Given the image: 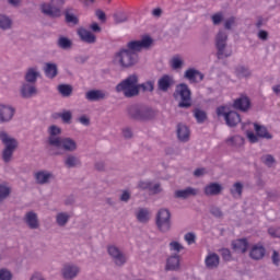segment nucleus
<instances>
[{"instance_id":"b1692460","label":"nucleus","mask_w":280,"mask_h":280,"mask_svg":"<svg viewBox=\"0 0 280 280\" xmlns=\"http://www.w3.org/2000/svg\"><path fill=\"white\" fill-rule=\"evenodd\" d=\"M166 270H180V255L172 254L166 259Z\"/></svg>"},{"instance_id":"4be33fe9","label":"nucleus","mask_w":280,"mask_h":280,"mask_svg":"<svg viewBox=\"0 0 280 280\" xmlns=\"http://www.w3.org/2000/svg\"><path fill=\"white\" fill-rule=\"evenodd\" d=\"M224 187L219 183H210L205 186L203 194L205 196H220Z\"/></svg>"},{"instance_id":"72a5a7b5","label":"nucleus","mask_w":280,"mask_h":280,"mask_svg":"<svg viewBox=\"0 0 280 280\" xmlns=\"http://www.w3.org/2000/svg\"><path fill=\"white\" fill-rule=\"evenodd\" d=\"M232 247L235 253H246L248 250V241L246 238H238L232 242Z\"/></svg>"},{"instance_id":"1a4fd4ad","label":"nucleus","mask_w":280,"mask_h":280,"mask_svg":"<svg viewBox=\"0 0 280 280\" xmlns=\"http://www.w3.org/2000/svg\"><path fill=\"white\" fill-rule=\"evenodd\" d=\"M16 115V108L11 104L0 103V125L10 124Z\"/></svg>"},{"instance_id":"37998d69","label":"nucleus","mask_w":280,"mask_h":280,"mask_svg":"<svg viewBox=\"0 0 280 280\" xmlns=\"http://www.w3.org/2000/svg\"><path fill=\"white\" fill-rule=\"evenodd\" d=\"M57 89L62 97H69L73 93V88L69 84H60Z\"/></svg>"},{"instance_id":"a18cd8bd","label":"nucleus","mask_w":280,"mask_h":280,"mask_svg":"<svg viewBox=\"0 0 280 280\" xmlns=\"http://www.w3.org/2000/svg\"><path fill=\"white\" fill-rule=\"evenodd\" d=\"M228 143L232 145V148H240L244 143V138L241 136H234L228 139Z\"/></svg>"},{"instance_id":"412c9836","label":"nucleus","mask_w":280,"mask_h":280,"mask_svg":"<svg viewBox=\"0 0 280 280\" xmlns=\"http://www.w3.org/2000/svg\"><path fill=\"white\" fill-rule=\"evenodd\" d=\"M206 268L213 270L220 266V256L213 252H209L205 258Z\"/></svg>"},{"instance_id":"680f3d73","label":"nucleus","mask_w":280,"mask_h":280,"mask_svg":"<svg viewBox=\"0 0 280 280\" xmlns=\"http://www.w3.org/2000/svg\"><path fill=\"white\" fill-rule=\"evenodd\" d=\"M90 30L93 31L96 34H100V32H102V27L100 26V24H97L96 22H93L90 25Z\"/></svg>"},{"instance_id":"3c124183","label":"nucleus","mask_w":280,"mask_h":280,"mask_svg":"<svg viewBox=\"0 0 280 280\" xmlns=\"http://www.w3.org/2000/svg\"><path fill=\"white\" fill-rule=\"evenodd\" d=\"M59 117L62 119L63 124H71L73 115L69 110H65L59 114Z\"/></svg>"},{"instance_id":"0eeeda50","label":"nucleus","mask_w":280,"mask_h":280,"mask_svg":"<svg viewBox=\"0 0 280 280\" xmlns=\"http://www.w3.org/2000/svg\"><path fill=\"white\" fill-rule=\"evenodd\" d=\"M217 115L218 117H223L225 119L226 126L230 128H233L242 121V118L240 117V114L237 112H232L226 106H220L217 108Z\"/></svg>"},{"instance_id":"39448f33","label":"nucleus","mask_w":280,"mask_h":280,"mask_svg":"<svg viewBox=\"0 0 280 280\" xmlns=\"http://www.w3.org/2000/svg\"><path fill=\"white\" fill-rule=\"evenodd\" d=\"M155 225L160 233H170L172 231V213L170 210L162 208L155 215Z\"/></svg>"},{"instance_id":"aec40b11","label":"nucleus","mask_w":280,"mask_h":280,"mask_svg":"<svg viewBox=\"0 0 280 280\" xmlns=\"http://www.w3.org/2000/svg\"><path fill=\"white\" fill-rule=\"evenodd\" d=\"M176 132L178 141H182V143H187V141H189V137H191V131L185 124H178Z\"/></svg>"},{"instance_id":"6e6552de","label":"nucleus","mask_w":280,"mask_h":280,"mask_svg":"<svg viewBox=\"0 0 280 280\" xmlns=\"http://www.w3.org/2000/svg\"><path fill=\"white\" fill-rule=\"evenodd\" d=\"M107 253L116 266H124L128 261V256L116 245H108Z\"/></svg>"},{"instance_id":"f3484780","label":"nucleus","mask_w":280,"mask_h":280,"mask_svg":"<svg viewBox=\"0 0 280 280\" xmlns=\"http://www.w3.org/2000/svg\"><path fill=\"white\" fill-rule=\"evenodd\" d=\"M62 133V129H60V127L56 126V125H51L48 128V143L49 145H51L52 148L56 147V144H58V141L60 139H62L59 135Z\"/></svg>"},{"instance_id":"338daca9","label":"nucleus","mask_w":280,"mask_h":280,"mask_svg":"<svg viewBox=\"0 0 280 280\" xmlns=\"http://www.w3.org/2000/svg\"><path fill=\"white\" fill-rule=\"evenodd\" d=\"M30 280H45V278L43 277V273L40 272H34L32 276H31V279Z\"/></svg>"},{"instance_id":"393cba45","label":"nucleus","mask_w":280,"mask_h":280,"mask_svg":"<svg viewBox=\"0 0 280 280\" xmlns=\"http://www.w3.org/2000/svg\"><path fill=\"white\" fill-rule=\"evenodd\" d=\"M20 93L22 97H25L26 100L33 97V95H36L37 93L36 85L30 82L23 83L20 89Z\"/></svg>"},{"instance_id":"cd10ccee","label":"nucleus","mask_w":280,"mask_h":280,"mask_svg":"<svg viewBox=\"0 0 280 280\" xmlns=\"http://www.w3.org/2000/svg\"><path fill=\"white\" fill-rule=\"evenodd\" d=\"M44 73L48 80H54L58 75V65L54 62H46L44 66Z\"/></svg>"},{"instance_id":"f8f14e48","label":"nucleus","mask_w":280,"mask_h":280,"mask_svg":"<svg viewBox=\"0 0 280 280\" xmlns=\"http://www.w3.org/2000/svg\"><path fill=\"white\" fill-rule=\"evenodd\" d=\"M23 222L32 231L40 229V220L38 219V213L35 211H28L24 214Z\"/></svg>"},{"instance_id":"f257e3e1","label":"nucleus","mask_w":280,"mask_h":280,"mask_svg":"<svg viewBox=\"0 0 280 280\" xmlns=\"http://www.w3.org/2000/svg\"><path fill=\"white\" fill-rule=\"evenodd\" d=\"M152 45V39L150 36H144L139 40H132L127 44V48L120 49L116 52L114 57L115 65L127 69L128 67H133L139 62V56L137 51L141 49H148Z\"/></svg>"},{"instance_id":"052dcab7","label":"nucleus","mask_w":280,"mask_h":280,"mask_svg":"<svg viewBox=\"0 0 280 280\" xmlns=\"http://www.w3.org/2000/svg\"><path fill=\"white\" fill-rule=\"evenodd\" d=\"M96 16H97L98 21H101V23H106V13H104V11L97 10Z\"/></svg>"},{"instance_id":"7c9ffc66","label":"nucleus","mask_w":280,"mask_h":280,"mask_svg":"<svg viewBox=\"0 0 280 280\" xmlns=\"http://www.w3.org/2000/svg\"><path fill=\"white\" fill-rule=\"evenodd\" d=\"M106 92L102 90H91L85 93V98L89 100V102H100V100H105Z\"/></svg>"},{"instance_id":"e433bc0d","label":"nucleus","mask_w":280,"mask_h":280,"mask_svg":"<svg viewBox=\"0 0 280 280\" xmlns=\"http://www.w3.org/2000/svg\"><path fill=\"white\" fill-rule=\"evenodd\" d=\"M168 250L172 255H178L185 250V246L180 244V242L173 240L168 243Z\"/></svg>"},{"instance_id":"2eb2a0df","label":"nucleus","mask_w":280,"mask_h":280,"mask_svg":"<svg viewBox=\"0 0 280 280\" xmlns=\"http://www.w3.org/2000/svg\"><path fill=\"white\" fill-rule=\"evenodd\" d=\"M247 126L249 128H254L257 137H259L260 139H272V135L268 132V129L266 127L255 122H247L243 125V130H246Z\"/></svg>"},{"instance_id":"c756f323","label":"nucleus","mask_w":280,"mask_h":280,"mask_svg":"<svg viewBox=\"0 0 280 280\" xmlns=\"http://www.w3.org/2000/svg\"><path fill=\"white\" fill-rule=\"evenodd\" d=\"M265 255H266V248L262 247L261 244L254 245L249 252V257L256 260L264 259Z\"/></svg>"},{"instance_id":"dca6fc26","label":"nucleus","mask_w":280,"mask_h":280,"mask_svg":"<svg viewBox=\"0 0 280 280\" xmlns=\"http://www.w3.org/2000/svg\"><path fill=\"white\" fill-rule=\"evenodd\" d=\"M77 34H78L79 38L83 43H86L88 45H95V43H97V36H95V34H93V32H91L84 27L78 28Z\"/></svg>"},{"instance_id":"4d7b16f0","label":"nucleus","mask_w":280,"mask_h":280,"mask_svg":"<svg viewBox=\"0 0 280 280\" xmlns=\"http://www.w3.org/2000/svg\"><path fill=\"white\" fill-rule=\"evenodd\" d=\"M224 27L225 30H233V27H235V18L231 16L226 19L224 22Z\"/></svg>"},{"instance_id":"58836bf2","label":"nucleus","mask_w":280,"mask_h":280,"mask_svg":"<svg viewBox=\"0 0 280 280\" xmlns=\"http://www.w3.org/2000/svg\"><path fill=\"white\" fill-rule=\"evenodd\" d=\"M173 79L170 75H163L159 81H158V86L160 91H167L170 86H172Z\"/></svg>"},{"instance_id":"6e6d98bb","label":"nucleus","mask_w":280,"mask_h":280,"mask_svg":"<svg viewBox=\"0 0 280 280\" xmlns=\"http://www.w3.org/2000/svg\"><path fill=\"white\" fill-rule=\"evenodd\" d=\"M0 280H12V271L8 269H0Z\"/></svg>"},{"instance_id":"49530a36","label":"nucleus","mask_w":280,"mask_h":280,"mask_svg":"<svg viewBox=\"0 0 280 280\" xmlns=\"http://www.w3.org/2000/svg\"><path fill=\"white\" fill-rule=\"evenodd\" d=\"M236 75L237 78H250L252 72H250V69L244 66H240L236 68Z\"/></svg>"},{"instance_id":"9b49d317","label":"nucleus","mask_w":280,"mask_h":280,"mask_svg":"<svg viewBox=\"0 0 280 280\" xmlns=\"http://www.w3.org/2000/svg\"><path fill=\"white\" fill-rule=\"evenodd\" d=\"M55 148L65 152H75L78 150V141L70 137H63L55 144Z\"/></svg>"},{"instance_id":"20e7f679","label":"nucleus","mask_w":280,"mask_h":280,"mask_svg":"<svg viewBox=\"0 0 280 280\" xmlns=\"http://www.w3.org/2000/svg\"><path fill=\"white\" fill-rule=\"evenodd\" d=\"M0 141H2L4 148L2 150V161L3 163H12V159H14V152L19 148V140L16 138L11 137L5 131H0Z\"/></svg>"},{"instance_id":"2f4dec72","label":"nucleus","mask_w":280,"mask_h":280,"mask_svg":"<svg viewBox=\"0 0 280 280\" xmlns=\"http://www.w3.org/2000/svg\"><path fill=\"white\" fill-rule=\"evenodd\" d=\"M136 218L141 224H147V222H150L151 212L148 208H139L136 211Z\"/></svg>"},{"instance_id":"5701e85b","label":"nucleus","mask_w":280,"mask_h":280,"mask_svg":"<svg viewBox=\"0 0 280 280\" xmlns=\"http://www.w3.org/2000/svg\"><path fill=\"white\" fill-rule=\"evenodd\" d=\"M42 12L46 14V16H51L56 19L60 16V8L55 7L51 2L42 4Z\"/></svg>"},{"instance_id":"a878e982","label":"nucleus","mask_w":280,"mask_h":280,"mask_svg":"<svg viewBox=\"0 0 280 280\" xmlns=\"http://www.w3.org/2000/svg\"><path fill=\"white\" fill-rule=\"evenodd\" d=\"M40 78V70L38 67H32L26 70L24 80L31 84H36V81Z\"/></svg>"},{"instance_id":"f704fd0d","label":"nucleus","mask_w":280,"mask_h":280,"mask_svg":"<svg viewBox=\"0 0 280 280\" xmlns=\"http://www.w3.org/2000/svg\"><path fill=\"white\" fill-rule=\"evenodd\" d=\"M56 224L59 226H67L69 220H71V214L69 212L60 211L55 215Z\"/></svg>"},{"instance_id":"c85d7f7f","label":"nucleus","mask_w":280,"mask_h":280,"mask_svg":"<svg viewBox=\"0 0 280 280\" xmlns=\"http://www.w3.org/2000/svg\"><path fill=\"white\" fill-rule=\"evenodd\" d=\"M14 27V20L7 14H0V30L1 32H10Z\"/></svg>"},{"instance_id":"864d4df0","label":"nucleus","mask_w":280,"mask_h":280,"mask_svg":"<svg viewBox=\"0 0 280 280\" xmlns=\"http://www.w3.org/2000/svg\"><path fill=\"white\" fill-rule=\"evenodd\" d=\"M114 21L115 23H126V21H128V15L126 13H115Z\"/></svg>"},{"instance_id":"f03ea898","label":"nucleus","mask_w":280,"mask_h":280,"mask_svg":"<svg viewBox=\"0 0 280 280\" xmlns=\"http://www.w3.org/2000/svg\"><path fill=\"white\" fill-rule=\"evenodd\" d=\"M229 33L224 30H220L214 37V46L217 49V58L224 60V58H231L233 56V49L228 44Z\"/></svg>"},{"instance_id":"9d476101","label":"nucleus","mask_w":280,"mask_h":280,"mask_svg":"<svg viewBox=\"0 0 280 280\" xmlns=\"http://www.w3.org/2000/svg\"><path fill=\"white\" fill-rule=\"evenodd\" d=\"M82 269L80 266L73 262H68L61 268V276L65 280H73L77 279Z\"/></svg>"},{"instance_id":"79ce46f5","label":"nucleus","mask_w":280,"mask_h":280,"mask_svg":"<svg viewBox=\"0 0 280 280\" xmlns=\"http://www.w3.org/2000/svg\"><path fill=\"white\" fill-rule=\"evenodd\" d=\"M140 121H150V119H154L156 117V112L150 107H143L142 115Z\"/></svg>"},{"instance_id":"e2e57ef3","label":"nucleus","mask_w":280,"mask_h":280,"mask_svg":"<svg viewBox=\"0 0 280 280\" xmlns=\"http://www.w3.org/2000/svg\"><path fill=\"white\" fill-rule=\"evenodd\" d=\"M121 202H128L130 200V191L124 190L121 196H120Z\"/></svg>"},{"instance_id":"0e129e2a","label":"nucleus","mask_w":280,"mask_h":280,"mask_svg":"<svg viewBox=\"0 0 280 280\" xmlns=\"http://www.w3.org/2000/svg\"><path fill=\"white\" fill-rule=\"evenodd\" d=\"M66 21H67V23L75 24V23H78V18L73 14L68 13V14H66Z\"/></svg>"},{"instance_id":"4c0bfd02","label":"nucleus","mask_w":280,"mask_h":280,"mask_svg":"<svg viewBox=\"0 0 280 280\" xmlns=\"http://www.w3.org/2000/svg\"><path fill=\"white\" fill-rule=\"evenodd\" d=\"M170 65L174 71H178L185 67V59L180 55H176L171 59Z\"/></svg>"},{"instance_id":"473e14b6","label":"nucleus","mask_w":280,"mask_h":280,"mask_svg":"<svg viewBox=\"0 0 280 280\" xmlns=\"http://www.w3.org/2000/svg\"><path fill=\"white\" fill-rule=\"evenodd\" d=\"M234 108L237 110H242L243 113H246L248 108H250V100L246 96H241L236 101H234Z\"/></svg>"},{"instance_id":"8fccbe9b","label":"nucleus","mask_w":280,"mask_h":280,"mask_svg":"<svg viewBox=\"0 0 280 280\" xmlns=\"http://www.w3.org/2000/svg\"><path fill=\"white\" fill-rule=\"evenodd\" d=\"M195 119H197L198 124H202V121H205L207 119V113H205V110L201 109H195Z\"/></svg>"},{"instance_id":"bb28decb","label":"nucleus","mask_w":280,"mask_h":280,"mask_svg":"<svg viewBox=\"0 0 280 280\" xmlns=\"http://www.w3.org/2000/svg\"><path fill=\"white\" fill-rule=\"evenodd\" d=\"M63 164L69 170H73L75 167H80L82 165V161L80 160V156L75 154H68L63 160Z\"/></svg>"},{"instance_id":"69168bd1","label":"nucleus","mask_w":280,"mask_h":280,"mask_svg":"<svg viewBox=\"0 0 280 280\" xmlns=\"http://www.w3.org/2000/svg\"><path fill=\"white\" fill-rule=\"evenodd\" d=\"M269 235H271V237H280V230H277L275 228H270L268 230Z\"/></svg>"},{"instance_id":"603ef678","label":"nucleus","mask_w":280,"mask_h":280,"mask_svg":"<svg viewBox=\"0 0 280 280\" xmlns=\"http://www.w3.org/2000/svg\"><path fill=\"white\" fill-rule=\"evenodd\" d=\"M261 161L267 167H272L275 165V156L267 154L261 158Z\"/></svg>"},{"instance_id":"c03bdc74","label":"nucleus","mask_w":280,"mask_h":280,"mask_svg":"<svg viewBox=\"0 0 280 280\" xmlns=\"http://www.w3.org/2000/svg\"><path fill=\"white\" fill-rule=\"evenodd\" d=\"M140 89L143 93H152V91H154V81H145L141 84L138 83V91H140Z\"/></svg>"},{"instance_id":"7ed1b4c3","label":"nucleus","mask_w":280,"mask_h":280,"mask_svg":"<svg viewBox=\"0 0 280 280\" xmlns=\"http://www.w3.org/2000/svg\"><path fill=\"white\" fill-rule=\"evenodd\" d=\"M116 92L122 93L125 97H137L139 95V75L127 77L116 85Z\"/></svg>"},{"instance_id":"5fc2aeb1","label":"nucleus","mask_w":280,"mask_h":280,"mask_svg":"<svg viewBox=\"0 0 280 280\" xmlns=\"http://www.w3.org/2000/svg\"><path fill=\"white\" fill-rule=\"evenodd\" d=\"M184 240L189 246H191V244H196V234L191 232L186 233L184 235Z\"/></svg>"},{"instance_id":"de8ad7c7","label":"nucleus","mask_w":280,"mask_h":280,"mask_svg":"<svg viewBox=\"0 0 280 280\" xmlns=\"http://www.w3.org/2000/svg\"><path fill=\"white\" fill-rule=\"evenodd\" d=\"M244 189V186L242 185V183L237 182L233 185L232 189H231V194L235 197V198H240V196H242V190Z\"/></svg>"},{"instance_id":"a211bd4d","label":"nucleus","mask_w":280,"mask_h":280,"mask_svg":"<svg viewBox=\"0 0 280 280\" xmlns=\"http://www.w3.org/2000/svg\"><path fill=\"white\" fill-rule=\"evenodd\" d=\"M200 190L194 187H187L184 189H177L174 192L175 198H179L180 200H187V198H191L194 196H198Z\"/></svg>"},{"instance_id":"bf43d9fd","label":"nucleus","mask_w":280,"mask_h":280,"mask_svg":"<svg viewBox=\"0 0 280 280\" xmlns=\"http://www.w3.org/2000/svg\"><path fill=\"white\" fill-rule=\"evenodd\" d=\"M210 213L212 215H214V218H222V210H220V208L215 207V206H212L210 208Z\"/></svg>"},{"instance_id":"13d9d810","label":"nucleus","mask_w":280,"mask_h":280,"mask_svg":"<svg viewBox=\"0 0 280 280\" xmlns=\"http://www.w3.org/2000/svg\"><path fill=\"white\" fill-rule=\"evenodd\" d=\"M247 139L249 143H257V141H259V136H256L253 131H247Z\"/></svg>"},{"instance_id":"09e8293b","label":"nucleus","mask_w":280,"mask_h":280,"mask_svg":"<svg viewBox=\"0 0 280 280\" xmlns=\"http://www.w3.org/2000/svg\"><path fill=\"white\" fill-rule=\"evenodd\" d=\"M211 21L213 25H220L224 21V13L218 12L211 15Z\"/></svg>"},{"instance_id":"ea45409f","label":"nucleus","mask_w":280,"mask_h":280,"mask_svg":"<svg viewBox=\"0 0 280 280\" xmlns=\"http://www.w3.org/2000/svg\"><path fill=\"white\" fill-rule=\"evenodd\" d=\"M57 45L59 49H71V47H73V42L71 39H69V37L66 36H59L58 40H57Z\"/></svg>"},{"instance_id":"423d86ee","label":"nucleus","mask_w":280,"mask_h":280,"mask_svg":"<svg viewBox=\"0 0 280 280\" xmlns=\"http://www.w3.org/2000/svg\"><path fill=\"white\" fill-rule=\"evenodd\" d=\"M174 97L179 102V108H189L191 106V91L187 84L182 83L177 85Z\"/></svg>"},{"instance_id":"c9c22d12","label":"nucleus","mask_w":280,"mask_h":280,"mask_svg":"<svg viewBox=\"0 0 280 280\" xmlns=\"http://www.w3.org/2000/svg\"><path fill=\"white\" fill-rule=\"evenodd\" d=\"M143 107L144 106H139V105H132L128 108V115L131 117V119H137L138 121H141V118H143L142 113H143Z\"/></svg>"},{"instance_id":"ddd939ff","label":"nucleus","mask_w":280,"mask_h":280,"mask_svg":"<svg viewBox=\"0 0 280 280\" xmlns=\"http://www.w3.org/2000/svg\"><path fill=\"white\" fill-rule=\"evenodd\" d=\"M34 179L37 185H49L54 180V173L47 170H39L34 173Z\"/></svg>"},{"instance_id":"774afa93","label":"nucleus","mask_w":280,"mask_h":280,"mask_svg":"<svg viewBox=\"0 0 280 280\" xmlns=\"http://www.w3.org/2000/svg\"><path fill=\"white\" fill-rule=\"evenodd\" d=\"M258 38H259L260 40H268V32H266V31H259V32H258Z\"/></svg>"},{"instance_id":"6ab92c4d","label":"nucleus","mask_w":280,"mask_h":280,"mask_svg":"<svg viewBox=\"0 0 280 280\" xmlns=\"http://www.w3.org/2000/svg\"><path fill=\"white\" fill-rule=\"evenodd\" d=\"M138 189H141L142 191H151V194H161V185L159 184H153L152 182L145 179V180H140L138 183Z\"/></svg>"},{"instance_id":"a19ab883","label":"nucleus","mask_w":280,"mask_h":280,"mask_svg":"<svg viewBox=\"0 0 280 280\" xmlns=\"http://www.w3.org/2000/svg\"><path fill=\"white\" fill-rule=\"evenodd\" d=\"M10 194H12V188L5 183H1L0 184V202H3V200L9 198Z\"/></svg>"},{"instance_id":"4468645a","label":"nucleus","mask_w":280,"mask_h":280,"mask_svg":"<svg viewBox=\"0 0 280 280\" xmlns=\"http://www.w3.org/2000/svg\"><path fill=\"white\" fill-rule=\"evenodd\" d=\"M184 78L190 82V84H198L205 80V74L196 68H189L185 71Z\"/></svg>"}]
</instances>
